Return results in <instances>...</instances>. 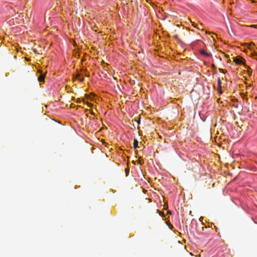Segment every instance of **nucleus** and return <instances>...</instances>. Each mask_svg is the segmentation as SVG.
I'll return each mask as SVG.
<instances>
[{
    "label": "nucleus",
    "instance_id": "1",
    "mask_svg": "<svg viewBox=\"0 0 257 257\" xmlns=\"http://www.w3.org/2000/svg\"><path fill=\"white\" fill-rule=\"evenodd\" d=\"M244 60L241 57L238 56L234 58V62L238 64H243Z\"/></svg>",
    "mask_w": 257,
    "mask_h": 257
},
{
    "label": "nucleus",
    "instance_id": "2",
    "mask_svg": "<svg viewBox=\"0 0 257 257\" xmlns=\"http://www.w3.org/2000/svg\"><path fill=\"white\" fill-rule=\"evenodd\" d=\"M200 52L201 54L205 55L207 57H210L211 56V53L206 52L204 50H201Z\"/></svg>",
    "mask_w": 257,
    "mask_h": 257
},
{
    "label": "nucleus",
    "instance_id": "3",
    "mask_svg": "<svg viewBox=\"0 0 257 257\" xmlns=\"http://www.w3.org/2000/svg\"><path fill=\"white\" fill-rule=\"evenodd\" d=\"M45 74L41 73V75L39 76L38 79L40 82H44L45 78Z\"/></svg>",
    "mask_w": 257,
    "mask_h": 257
},
{
    "label": "nucleus",
    "instance_id": "4",
    "mask_svg": "<svg viewBox=\"0 0 257 257\" xmlns=\"http://www.w3.org/2000/svg\"><path fill=\"white\" fill-rule=\"evenodd\" d=\"M133 145H134V149H136L138 147V141L136 139H134V140Z\"/></svg>",
    "mask_w": 257,
    "mask_h": 257
},
{
    "label": "nucleus",
    "instance_id": "5",
    "mask_svg": "<svg viewBox=\"0 0 257 257\" xmlns=\"http://www.w3.org/2000/svg\"><path fill=\"white\" fill-rule=\"evenodd\" d=\"M217 84H218V86L221 88V79L220 78H218V80H217Z\"/></svg>",
    "mask_w": 257,
    "mask_h": 257
},
{
    "label": "nucleus",
    "instance_id": "6",
    "mask_svg": "<svg viewBox=\"0 0 257 257\" xmlns=\"http://www.w3.org/2000/svg\"><path fill=\"white\" fill-rule=\"evenodd\" d=\"M192 25L194 27H195L197 28V29H200V26H202V24H200L199 26H196L195 25V23L193 22V24H192Z\"/></svg>",
    "mask_w": 257,
    "mask_h": 257
},
{
    "label": "nucleus",
    "instance_id": "7",
    "mask_svg": "<svg viewBox=\"0 0 257 257\" xmlns=\"http://www.w3.org/2000/svg\"><path fill=\"white\" fill-rule=\"evenodd\" d=\"M219 71H220L221 72H223V73H224V70H223L222 69H219Z\"/></svg>",
    "mask_w": 257,
    "mask_h": 257
},
{
    "label": "nucleus",
    "instance_id": "8",
    "mask_svg": "<svg viewBox=\"0 0 257 257\" xmlns=\"http://www.w3.org/2000/svg\"><path fill=\"white\" fill-rule=\"evenodd\" d=\"M87 105H88L89 106H90V107H91V106H92V104H91V103H88V102L87 103Z\"/></svg>",
    "mask_w": 257,
    "mask_h": 257
},
{
    "label": "nucleus",
    "instance_id": "9",
    "mask_svg": "<svg viewBox=\"0 0 257 257\" xmlns=\"http://www.w3.org/2000/svg\"><path fill=\"white\" fill-rule=\"evenodd\" d=\"M138 124H140V117L139 118V120L137 121Z\"/></svg>",
    "mask_w": 257,
    "mask_h": 257
},
{
    "label": "nucleus",
    "instance_id": "10",
    "mask_svg": "<svg viewBox=\"0 0 257 257\" xmlns=\"http://www.w3.org/2000/svg\"><path fill=\"white\" fill-rule=\"evenodd\" d=\"M91 114H92V115H94V113H93V112H92H92H91Z\"/></svg>",
    "mask_w": 257,
    "mask_h": 257
},
{
    "label": "nucleus",
    "instance_id": "11",
    "mask_svg": "<svg viewBox=\"0 0 257 257\" xmlns=\"http://www.w3.org/2000/svg\"><path fill=\"white\" fill-rule=\"evenodd\" d=\"M134 128H136V126L134 125V124L133 125Z\"/></svg>",
    "mask_w": 257,
    "mask_h": 257
}]
</instances>
